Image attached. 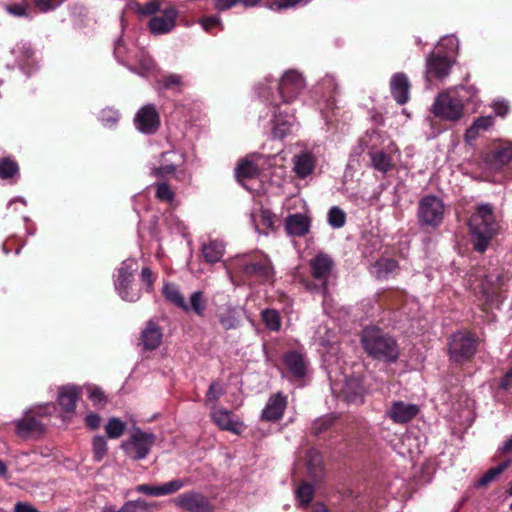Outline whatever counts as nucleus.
I'll return each instance as SVG.
<instances>
[{"instance_id": "f257e3e1", "label": "nucleus", "mask_w": 512, "mask_h": 512, "mask_svg": "<svg viewBox=\"0 0 512 512\" xmlns=\"http://www.w3.org/2000/svg\"><path fill=\"white\" fill-rule=\"evenodd\" d=\"M509 279V273L500 267H495L488 271L484 270V268L476 270L473 289L476 294L481 295L485 300L483 303L484 311L499 307L503 299L504 287Z\"/></svg>"}, {"instance_id": "f03ea898", "label": "nucleus", "mask_w": 512, "mask_h": 512, "mask_svg": "<svg viewBox=\"0 0 512 512\" xmlns=\"http://www.w3.org/2000/svg\"><path fill=\"white\" fill-rule=\"evenodd\" d=\"M360 342L368 356L384 362H395L399 357L396 340L376 325L364 327Z\"/></svg>"}, {"instance_id": "7ed1b4c3", "label": "nucleus", "mask_w": 512, "mask_h": 512, "mask_svg": "<svg viewBox=\"0 0 512 512\" xmlns=\"http://www.w3.org/2000/svg\"><path fill=\"white\" fill-rule=\"evenodd\" d=\"M493 210L491 204L478 205L468 221L473 249L477 252H485L497 232L498 224Z\"/></svg>"}, {"instance_id": "20e7f679", "label": "nucleus", "mask_w": 512, "mask_h": 512, "mask_svg": "<svg viewBox=\"0 0 512 512\" xmlns=\"http://www.w3.org/2000/svg\"><path fill=\"white\" fill-rule=\"evenodd\" d=\"M241 280L248 285L270 282L274 277V268L270 258L264 254L244 256L233 264Z\"/></svg>"}, {"instance_id": "39448f33", "label": "nucleus", "mask_w": 512, "mask_h": 512, "mask_svg": "<svg viewBox=\"0 0 512 512\" xmlns=\"http://www.w3.org/2000/svg\"><path fill=\"white\" fill-rule=\"evenodd\" d=\"M48 408V406H41L27 410L22 418L14 422L16 435L25 440L41 438L46 431L44 419L49 415Z\"/></svg>"}, {"instance_id": "423d86ee", "label": "nucleus", "mask_w": 512, "mask_h": 512, "mask_svg": "<svg viewBox=\"0 0 512 512\" xmlns=\"http://www.w3.org/2000/svg\"><path fill=\"white\" fill-rule=\"evenodd\" d=\"M334 267L335 262L332 257L320 252L309 261L312 280L303 279L301 282L305 285L306 289L318 291L325 295L327 293L328 280Z\"/></svg>"}, {"instance_id": "0eeeda50", "label": "nucleus", "mask_w": 512, "mask_h": 512, "mask_svg": "<svg viewBox=\"0 0 512 512\" xmlns=\"http://www.w3.org/2000/svg\"><path fill=\"white\" fill-rule=\"evenodd\" d=\"M479 338L467 330L453 333L448 342L450 358L457 363L470 360L477 351Z\"/></svg>"}, {"instance_id": "6e6552de", "label": "nucleus", "mask_w": 512, "mask_h": 512, "mask_svg": "<svg viewBox=\"0 0 512 512\" xmlns=\"http://www.w3.org/2000/svg\"><path fill=\"white\" fill-rule=\"evenodd\" d=\"M417 217L421 226L439 227L444 218V203L435 195L424 196L419 201Z\"/></svg>"}, {"instance_id": "1a4fd4ad", "label": "nucleus", "mask_w": 512, "mask_h": 512, "mask_svg": "<svg viewBox=\"0 0 512 512\" xmlns=\"http://www.w3.org/2000/svg\"><path fill=\"white\" fill-rule=\"evenodd\" d=\"M114 285L119 296L124 301L136 302L141 297V289L134 284V269L127 262H123L116 269Z\"/></svg>"}, {"instance_id": "9d476101", "label": "nucleus", "mask_w": 512, "mask_h": 512, "mask_svg": "<svg viewBox=\"0 0 512 512\" xmlns=\"http://www.w3.org/2000/svg\"><path fill=\"white\" fill-rule=\"evenodd\" d=\"M155 440L156 436L153 433L143 432L140 428H135L130 438L124 441L121 447L134 460H140L148 455Z\"/></svg>"}, {"instance_id": "9b49d317", "label": "nucleus", "mask_w": 512, "mask_h": 512, "mask_svg": "<svg viewBox=\"0 0 512 512\" xmlns=\"http://www.w3.org/2000/svg\"><path fill=\"white\" fill-rule=\"evenodd\" d=\"M432 112L443 120L457 121L463 114V105L449 93H441L433 104Z\"/></svg>"}, {"instance_id": "f8f14e48", "label": "nucleus", "mask_w": 512, "mask_h": 512, "mask_svg": "<svg viewBox=\"0 0 512 512\" xmlns=\"http://www.w3.org/2000/svg\"><path fill=\"white\" fill-rule=\"evenodd\" d=\"M304 87L305 81L301 74L294 70L287 71L278 84L282 104L293 103Z\"/></svg>"}, {"instance_id": "ddd939ff", "label": "nucleus", "mask_w": 512, "mask_h": 512, "mask_svg": "<svg viewBox=\"0 0 512 512\" xmlns=\"http://www.w3.org/2000/svg\"><path fill=\"white\" fill-rule=\"evenodd\" d=\"M271 107L273 114V137L283 139L291 133L296 122L294 110L289 107L282 109V104L277 102L271 103Z\"/></svg>"}, {"instance_id": "4468645a", "label": "nucleus", "mask_w": 512, "mask_h": 512, "mask_svg": "<svg viewBox=\"0 0 512 512\" xmlns=\"http://www.w3.org/2000/svg\"><path fill=\"white\" fill-rule=\"evenodd\" d=\"M135 127L147 135L155 134L160 127V115L153 104L141 107L134 117Z\"/></svg>"}, {"instance_id": "2eb2a0df", "label": "nucleus", "mask_w": 512, "mask_h": 512, "mask_svg": "<svg viewBox=\"0 0 512 512\" xmlns=\"http://www.w3.org/2000/svg\"><path fill=\"white\" fill-rule=\"evenodd\" d=\"M182 311L187 315L199 318L207 317L211 311V304L206 292L203 290L193 291L188 300L185 301Z\"/></svg>"}, {"instance_id": "dca6fc26", "label": "nucleus", "mask_w": 512, "mask_h": 512, "mask_svg": "<svg viewBox=\"0 0 512 512\" xmlns=\"http://www.w3.org/2000/svg\"><path fill=\"white\" fill-rule=\"evenodd\" d=\"M177 17V9L169 6L160 15L153 16L148 23V27L151 33L155 35L169 33L174 29Z\"/></svg>"}, {"instance_id": "f3484780", "label": "nucleus", "mask_w": 512, "mask_h": 512, "mask_svg": "<svg viewBox=\"0 0 512 512\" xmlns=\"http://www.w3.org/2000/svg\"><path fill=\"white\" fill-rule=\"evenodd\" d=\"M176 504L187 512H212L213 505L201 493L189 492L179 495Z\"/></svg>"}, {"instance_id": "a211bd4d", "label": "nucleus", "mask_w": 512, "mask_h": 512, "mask_svg": "<svg viewBox=\"0 0 512 512\" xmlns=\"http://www.w3.org/2000/svg\"><path fill=\"white\" fill-rule=\"evenodd\" d=\"M452 67V62L447 55L440 53H432L426 63V79L431 81L432 79L442 80L446 78Z\"/></svg>"}, {"instance_id": "6ab92c4d", "label": "nucleus", "mask_w": 512, "mask_h": 512, "mask_svg": "<svg viewBox=\"0 0 512 512\" xmlns=\"http://www.w3.org/2000/svg\"><path fill=\"white\" fill-rule=\"evenodd\" d=\"M420 413L416 404L394 401L386 411V416L396 424H405L413 420Z\"/></svg>"}, {"instance_id": "aec40b11", "label": "nucleus", "mask_w": 512, "mask_h": 512, "mask_svg": "<svg viewBox=\"0 0 512 512\" xmlns=\"http://www.w3.org/2000/svg\"><path fill=\"white\" fill-rule=\"evenodd\" d=\"M364 393L363 379L352 375L345 378L339 397L347 403L362 402Z\"/></svg>"}, {"instance_id": "412c9836", "label": "nucleus", "mask_w": 512, "mask_h": 512, "mask_svg": "<svg viewBox=\"0 0 512 512\" xmlns=\"http://www.w3.org/2000/svg\"><path fill=\"white\" fill-rule=\"evenodd\" d=\"M311 218L302 213L289 214L285 218L284 228L292 237H305L310 232Z\"/></svg>"}, {"instance_id": "4be33fe9", "label": "nucleus", "mask_w": 512, "mask_h": 512, "mask_svg": "<svg viewBox=\"0 0 512 512\" xmlns=\"http://www.w3.org/2000/svg\"><path fill=\"white\" fill-rule=\"evenodd\" d=\"M287 406V398L281 392L273 394L262 411L261 419L276 422L280 420Z\"/></svg>"}, {"instance_id": "5701e85b", "label": "nucleus", "mask_w": 512, "mask_h": 512, "mask_svg": "<svg viewBox=\"0 0 512 512\" xmlns=\"http://www.w3.org/2000/svg\"><path fill=\"white\" fill-rule=\"evenodd\" d=\"M411 85L405 73L399 72L392 76L390 80V91L394 100L403 105L409 101V91Z\"/></svg>"}, {"instance_id": "b1692460", "label": "nucleus", "mask_w": 512, "mask_h": 512, "mask_svg": "<svg viewBox=\"0 0 512 512\" xmlns=\"http://www.w3.org/2000/svg\"><path fill=\"white\" fill-rule=\"evenodd\" d=\"M307 474L315 483H320L325 477L322 455L318 450L311 448L306 453Z\"/></svg>"}, {"instance_id": "393cba45", "label": "nucleus", "mask_w": 512, "mask_h": 512, "mask_svg": "<svg viewBox=\"0 0 512 512\" xmlns=\"http://www.w3.org/2000/svg\"><path fill=\"white\" fill-rule=\"evenodd\" d=\"M283 362L293 377L302 379L306 375L307 362L304 355L298 351L286 352L283 356Z\"/></svg>"}, {"instance_id": "a878e982", "label": "nucleus", "mask_w": 512, "mask_h": 512, "mask_svg": "<svg viewBox=\"0 0 512 512\" xmlns=\"http://www.w3.org/2000/svg\"><path fill=\"white\" fill-rule=\"evenodd\" d=\"M293 171L300 179H305L315 169V157L310 152H301L293 157Z\"/></svg>"}, {"instance_id": "bb28decb", "label": "nucleus", "mask_w": 512, "mask_h": 512, "mask_svg": "<svg viewBox=\"0 0 512 512\" xmlns=\"http://www.w3.org/2000/svg\"><path fill=\"white\" fill-rule=\"evenodd\" d=\"M81 391L75 386H63L58 392L57 403L66 413L74 411L76 402L80 397Z\"/></svg>"}, {"instance_id": "cd10ccee", "label": "nucleus", "mask_w": 512, "mask_h": 512, "mask_svg": "<svg viewBox=\"0 0 512 512\" xmlns=\"http://www.w3.org/2000/svg\"><path fill=\"white\" fill-rule=\"evenodd\" d=\"M182 486L183 482L181 480H173L158 486L141 484L136 487V491L150 496H160L173 494L180 490Z\"/></svg>"}, {"instance_id": "c85d7f7f", "label": "nucleus", "mask_w": 512, "mask_h": 512, "mask_svg": "<svg viewBox=\"0 0 512 512\" xmlns=\"http://www.w3.org/2000/svg\"><path fill=\"white\" fill-rule=\"evenodd\" d=\"M161 293L167 303L182 311L186 299L178 284L170 281H163Z\"/></svg>"}, {"instance_id": "c756f323", "label": "nucleus", "mask_w": 512, "mask_h": 512, "mask_svg": "<svg viewBox=\"0 0 512 512\" xmlns=\"http://www.w3.org/2000/svg\"><path fill=\"white\" fill-rule=\"evenodd\" d=\"M512 160V145L498 146L486 156L487 163L494 169H500Z\"/></svg>"}, {"instance_id": "7c9ffc66", "label": "nucleus", "mask_w": 512, "mask_h": 512, "mask_svg": "<svg viewBox=\"0 0 512 512\" xmlns=\"http://www.w3.org/2000/svg\"><path fill=\"white\" fill-rule=\"evenodd\" d=\"M234 175L238 183L244 186L247 179H255L260 175L259 167L248 158L240 159L234 169Z\"/></svg>"}, {"instance_id": "2f4dec72", "label": "nucleus", "mask_w": 512, "mask_h": 512, "mask_svg": "<svg viewBox=\"0 0 512 512\" xmlns=\"http://www.w3.org/2000/svg\"><path fill=\"white\" fill-rule=\"evenodd\" d=\"M212 418L220 429L240 434L241 423L232 419V413L230 411L218 409L212 413Z\"/></svg>"}, {"instance_id": "473e14b6", "label": "nucleus", "mask_w": 512, "mask_h": 512, "mask_svg": "<svg viewBox=\"0 0 512 512\" xmlns=\"http://www.w3.org/2000/svg\"><path fill=\"white\" fill-rule=\"evenodd\" d=\"M141 339L144 349L155 350L161 344L162 331L154 322H149L147 328L142 332Z\"/></svg>"}, {"instance_id": "72a5a7b5", "label": "nucleus", "mask_w": 512, "mask_h": 512, "mask_svg": "<svg viewBox=\"0 0 512 512\" xmlns=\"http://www.w3.org/2000/svg\"><path fill=\"white\" fill-rule=\"evenodd\" d=\"M372 167L384 174L394 169L392 156L384 152L383 150L370 151L368 153Z\"/></svg>"}, {"instance_id": "f704fd0d", "label": "nucleus", "mask_w": 512, "mask_h": 512, "mask_svg": "<svg viewBox=\"0 0 512 512\" xmlns=\"http://www.w3.org/2000/svg\"><path fill=\"white\" fill-rule=\"evenodd\" d=\"M380 302L390 310H399L404 307L406 295L400 290L387 291L380 296Z\"/></svg>"}, {"instance_id": "c9c22d12", "label": "nucleus", "mask_w": 512, "mask_h": 512, "mask_svg": "<svg viewBox=\"0 0 512 512\" xmlns=\"http://www.w3.org/2000/svg\"><path fill=\"white\" fill-rule=\"evenodd\" d=\"M512 458L505 460L498 466L489 469L476 483V488H486L491 482L496 480L510 465Z\"/></svg>"}, {"instance_id": "e433bc0d", "label": "nucleus", "mask_w": 512, "mask_h": 512, "mask_svg": "<svg viewBox=\"0 0 512 512\" xmlns=\"http://www.w3.org/2000/svg\"><path fill=\"white\" fill-rule=\"evenodd\" d=\"M493 125L492 116H481L474 120L472 125L466 130L467 140H475L480 132L487 131Z\"/></svg>"}, {"instance_id": "4c0bfd02", "label": "nucleus", "mask_w": 512, "mask_h": 512, "mask_svg": "<svg viewBox=\"0 0 512 512\" xmlns=\"http://www.w3.org/2000/svg\"><path fill=\"white\" fill-rule=\"evenodd\" d=\"M224 254V248L217 241H210L202 246V256L205 262L214 264L221 260Z\"/></svg>"}, {"instance_id": "58836bf2", "label": "nucleus", "mask_w": 512, "mask_h": 512, "mask_svg": "<svg viewBox=\"0 0 512 512\" xmlns=\"http://www.w3.org/2000/svg\"><path fill=\"white\" fill-rule=\"evenodd\" d=\"M19 165L10 156L0 158V179L13 180L19 175Z\"/></svg>"}, {"instance_id": "ea45409f", "label": "nucleus", "mask_w": 512, "mask_h": 512, "mask_svg": "<svg viewBox=\"0 0 512 512\" xmlns=\"http://www.w3.org/2000/svg\"><path fill=\"white\" fill-rule=\"evenodd\" d=\"M377 278L386 279L390 274L396 272L399 268L398 261L392 258H381L376 261Z\"/></svg>"}, {"instance_id": "a19ab883", "label": "nucleus", "mask_w": 512, "mask_h": 512, "mask_svg": "<svg viewBox=\"0 0 512 512\" xmlns=\"http://www.w3.org/2000/svg\"><path fill=\"white\" fill-rule=\"evenodd\" d=\"M170 152H164L161 154V164L158 167H154L151 171V174L158 178H165L168 175H173L176 173L177 165L170 162L167 159V156Z\"/></svg>"}, {"instance_id": "79ce46f5", "label": "nucleus", "mask_w": 512, "mask_h": 512, "mask_svg": "<svg viewBox=\"0 0 512 512\" xmlns=\"http://www.w3.org/2000/svg\"><path fill=\"white\" fill-rule=\"evenodd\" d=\"M158 83L161 85V87L165 90H173L178 93H181L183 91L184 82L182 79V76L179 74H168L161 77V79L158 80Z\"/></svg>"}, {"instance_id": "37998d69", "label": "nucleus", "mask_w": 512, "mask_h": 512, "mask_svg": "<svg viewBox=\"0 0 512 512\" xmlns=\"http://www.w3.org/2000/svg\"><path fill=\"white\" fill-rule=\"evenodd\" d=\"M296 499L300 502L302 507L307 508L314 496V486L306 481H302L296 489Z\"/></svg>"}, {"instance_id": "c03bdc74", "label": "nucleus", "mask_w": 512, "mask_h": 512, "mask_svg": "<svg viewBox=\"0 0 512 512\" xmlns=\"http://www.w3.org/2000/svg\"><path fill=\"white\" fill-rule=\"evenodd\" d=\"M121 118L119 110L114 107H105L100 111L98 120L104 127L112 128L116 126Z\"/></svg>"}, {"instance_id": "a18cd8bd", "label": "nucleus", "mask_w": 512, "mask_h": 512, "mask_svg": "<svg viewBox=\"0 0 512 512\" xmlns=\"http://www.w3.org/2000/svg\"><path fill=\"white\" fill-rule=\"evenodd\" d=\"M126 430V423L119 418H110L105 425L106 436L110 439L120 438Z\"/></svg>"}, {"instance_id": "49530a36", "label": "nucleus", "mask_w": 512, "mask_h": 512, "mask_svg": "<svg viewBox=\"0 0 512 512\" xmlns=\"http://www.w3.org/2000/svg\"><path fill=\"white\" fill-rule=\"evenodd\" d=\"M317 91H323L326 102H332L334 100V95L337 92V84L335 79L331 76L324 77L316 87Z\"/></svg>"}, {"instance_id": "de8ad7c7", "label": "nucleus", "mask_w": 512, "mask_h": 512, "mask_svg": "<svg viewBox=\"0 0 512 512\" xmlns=\"http://www.w3.org/2000/svg\"><path fill=\"white\" fill-rule=\"evenodd\" d=\"M336 421V416L333 414L325 415L313 422L311 432L313 435L318 436L328 429H330L334 422Z\"/></svg>"}, {"instance_id": "09e8293b", "label": "nucleus", "mask_w": 512, "mask_h": 512, "mask_svg": "<svg viewBox=\"0 0 512 512\" xmlns=\"http://www.w3.org/2000/svg\"><path fill=\"white\" fill-rule=\"evenodd\" d=\"M157 273L153 272L148 266L142 268L140 273V281L144 287L145 292H154V285L157 280Z\"/></svg>"}, {"instance_id": "8fccbe9b", "label": "nucleus", "mask_w": 512, "mask_h": 512, "mask_svg": "<svg viewBox=\"0 0 512 512\" xmlns=\"http://www.w3.org/2000/svg\"><path fill=\"white\" fill-rule=\"evenodd\" d=\"M328 223L334 228H341L346 223V213L338 206H333L328 211Z\"/></svg>"}, {"instance_id": "3c124183", "label": "nucleus", "mask_w": 512, "mask_h": 512, "mask_svg": "<svg viewBox=\"0 0 512 512\" xmlns=\"http://www.w3.org/2000/svg\"><path fill=\"white\" fill-rule=\"evenodd\" d=\"M155 188V196L158 200L164 202H172L174 200L175 193L167 182L156 183Z\"/></svg>"}, {"instance_id": "603ef678", "label": "nucleus", "mask_w": 512, "mask_h": 512, "mask_svg": "<svg viewBox=\"0 0 512 512\" xmlns=\"http://www.w3.org/2000/svg\"><path fill=\"white\" fill-rule=\"evenodd\" d=\"M310 0H304L305 3ZM303 2V0H271L265 2V6L273 11H280L283 9H288L296 6L297 4Z\"/></svg>"}, {"instance_id": "864d4df0", "label": "nucleus", "mask_w": 512, "mask_h": 512, "mask_svg": "<svg viewBox=\"0 0 512 512\" xmlns=\"http://www.w3.org/2000/svg\"><path fill=\"white\" fill-rule=\"evenodd\" d=\"M114 55L121 63H128L132 60L130 51L122 39L117 41L114 48Z\"/></svg>"}, {"instance_id": "5fc2aeb1", "label": "nucleus", "mask_w": 512, "mask_h": 512, "mask_svg": "<svg viewBox=\"0 0 512 512\" xmlns=\"http://www.w3.org/2000/svg\"><path fill=\"white\" fill-rule=\"evenodd\" d=\"M225 391L224 389L221 387V385L215 381H213L210 386H209V389L206 393V402L207 403H213L215 404L218 399L224 395Z\"/></svg>"}, {"instance_id": "6e6d98bb", "label": "nucleus", "mask_w": 512, "mask_h": 512, "mask_svg": "<svg viewBox=\"0 0 512 512\" xmlns=\"http://www.w3.org/2000/svg\"><path fill=\"white\" fill-rule=\"evenodd\" d=\"M200 24L202 28L209 33H212V30L216 27H220L221 29H223L221 19L215 15L205 16L201 18Z\"/></svg>"}, {"instance_id": "4d7b16f0", "label": "nucleus", "mask_w": 512, "mask_h": 512, "mask_svg": "<svg viewBox=\"0 0 512 512\" xmlns=\"http://www.w3.org/2000/svg\"><path fill=\"white\" fill-rule=\"evenodd\" d=\"M160 10V3L157 0H151L146 4L139 6L138 11L143 15H152Z\"/></svg>"}, {"instance_id": "13d9d810", "label": "nucleus", "mask_w": 512, "mask_h": 512, "mask_svg": "<svg viewBox=\"0 0 512 512\" xmlns=\"http://www.w3.org/2000/svg\"><path fill=\"white\" fill-rule=\"evenodd\" d=\"M28 8L26 4H11L7 7V11L16 17H28Z\"/></svg>"}, {"instance_id": "bf43d9fd", "label": "nucleus", "mask_w": 512, "mask_h": 512, "mask_svg": "<svg viewBox=\"0 0 512 512\" xmlns=\"http://www.w3.org/2000/svg\"><path fill=\"white\" fill-rule=\"evenodd\" d=\"M260 223L267 229H273L274 226V215L270 210H261Z\"/></svg>"}, {"instance_id": "052dcab7", "label": "nucleus", "mask_w": 512, "mask_h": 512, "mask_svg": "<svg viewBox=\"0 0 512 512\" xmlns=\"http://www.w3.org/2000/svg\"><path fill=\"white\" fill-rule=\"evenodd\" d=\"M34 4L41 12H47L55 9L59 2L57 0H34Z\"/></svg>"}, {"instance_id": "680f3d73", "label": "nucleus", "mask_w": 512, "mask_h": 512, "mask_svg": "<svg viewBox=\"0 0 512 512\" xmlns=\"http://www.w3.org/2000/svg\"><path fill=\"white\" fill-rule=\"evenodd\" d=\"M132 502L134 503L137 512H139V511L147 512V511H150L152 508L156 507L155 504L148 503L143 499H137Z\"/></svg>"}, {"instance_id": "e2e57ef3", "label": "nucleus", "mask_w": 512, "mask_h": 512, "mask_svg": "<svg viewBox=\"0 0 512 512\" xmlns=\"http://www.w3.org/2000/svg\"><path fill=\"white\" fill-rule=\"evenodd\" d=\"M238 3H241V0H217L216 8L219 11H225V10L232 8L233 6H235Z\"/></svg>"}, {"instance_id": "0e129e2a", "label": "nucleus", "mask_w": 512, "mask_h": 512, "mask_svg": "<svg viewBox=\"0 0 512 512\" xmlns=\"http://www.w3.org/2000/svg\"><path fill=\"white\" fill-rule=\"evenodd\" d=\"M261 320H280V313L275 309H265L261 312Z\"/></svg>"}, {"instance_id": "69168bd1", "label": "nucleus", "mask_w": 512, "mask_h": 512, "mask_svg": "<svg viewBox=\"0 0 512 512\" xmlns=\"http://www.w3.org/2000/svg\"><path fill=\"white\" fill-rule=\"evenodd\" d=\"M510 110V107L507 103L498 102L494 105V111L497 116L505 117Z\"/></svg>"}, {"instance_id": "338daca9", "label": "nucleus", "mask_w": 512, "mask_h": 512, "mask_svg": "<svg viewBox=\"0 0 512 512\" xmlns=\"http://www.w3.org/2000/svg\"><path fill=\"white\" fill-rule=\"evenodd\" d=\"M15 512H38V510L28 503L18 502L15 505Z\"/></svg>"}, {"instance_id": "774afa93", "label": "nucleus", "mask_w": 512, "mask_h": 512, "mask_svg": "<svg viewBox=\"0 0 512 512\" xmlns=\"http://www.w3.org/2000/svg\"><path fill=\"white\" fill-rule=\"evenodd\" d=\"M501 388L508 389L512 386V367L508 370V372L502 378Z\"/></svg>"}]
</instances>
